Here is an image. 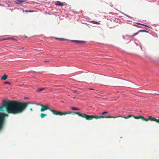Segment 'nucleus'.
I'll list each match as a JSON object with an SVG mask.
<instances>
[{
    "label": "nucleus",
    "instance_id": "9d476101",
    "mask_svg": "<svg viewBox=\"0 0 159 159\" xmlns=\"http://www.w3.org/2000/svg\"><path fill=\"white\" fill-rule=\"evenodd\" d=\"M72 42H76L78 43H85V42L84 41H80L79 40H72L71 41Z\"/></svg>",
    "mask_w": 159,
    "mask_h": 159
},
{
    "label": "nucleus",
    "instance_id": "393cba45",
    "mask_svg": "<svg viewBox=\"0 0 159 159\" xmlns=\"http://www.w3.org/2000/svg\"><path fill=\"white\" fill-rule=\"evenodd\" d=\"M30 110L31 111H33V109H32V108H30Z\"/></svg>",
    "mask_w": 159,
    "mask_h": 159
},
{
    "label": "nucleus",
    "instance_id": "ddd939ff",
    "mask_svg": "<svg viewBox=\"0 0 159 159\" xmlns=\"http://www.w3.org/2000/svg\"><path fill=\"white\" fill-rule=\"evenodd\" d=\"M9 39H12V40H16H16L14 38H5L3 39V40H9Z\"/></svg>",
    "mask_w": 159,
    "mask_h": 159
},
{
    "label": "nucleus",
    "instance_id": "a211bd4d",
    "mask_svg": "<svg viewBox=\"0 0 159 159\" xmlns=\"http://www.w3.org/2000/svg\"><path fill=\"white\" fill-rule=\"evenodd\" d=\"M139 32H148V31H146L145 30H139Z\"/></svg>",
    "mask_w": 159,
    "mask_h": 159
},
{
    "label": "nucleus",
    "instance_id": "39448f33",
    "mask_svg": "<svg viewBox=\"0 0 159 159\" xmlns=\"http://www.w3.org/2000/svg\"><path fill=\"white\" fill-rule=\"evenodd\" d=\"M145 120L144 121H147L150 120L151 121H154L157 123H159V119H157L155 117H152V116H149L148 119H146L145 118Z\"/></svg>",
    "mask_w": 159,
    "mask_h": 159
},
{
    "label": "nucleus",
    "instance_id": "7c9ffc66",
    "mask_svg": "<svg viewBox=\"0 0 159 159\" xmlns=\"http://www.w3.org/2000/svg\"><path fill=\"white\" fill-rule=\"evenodd\" d=\"M158 95H159V94H158Z\"/></svg>",
    "mask_w": 159,
    "mask_h": 159
},
{
    "label": "nucleus",
    "instance_id": "bb28decb",
    "mask_svg": "<svg viewBox=\"0 0 159 159\" xmlns=\"http://www.w3.org/2000/svg\"><path fill=\"white\" fill-rule=\"evenodd\" d=\"M73 98L75 99V97H74Z\"/></svg>",
    "mask_w": 159,
    "mask_h": 159
},
{
    "label": "nucleus",
    "instance_id": "4be33fe9",
    "mask_svg": "<svg viewBox=\"0 0 159 159\" xmlns=\"http://www.w3.org/2000/svg\"><path fill=\"white\" fill-rule=\"evenodd\" d=\"M108 113L107 112V111H104V112H102V115H103L105 114H107Z\"/></svg>",
    "mask_w": 159,
    "mask_h": 159
},
{
    "label": "nucleus",
    "instance_id": "5701e85b",
    "mask_svg": "<svg viewBox=\"0 0 159 159\" xmlns=\"http://www.w3.org/2000/svg\"><path fill=\"white\" fill-rule=\"evenodd\" d=\"M25 11L26 12H32V11H27V10H25Z\"/></svg>",
    "mask_w": 159,
    "mask_h": 159
},
{
    "label": "nucleus",
    "instance_id": "f3484780",
    "mask_svg": "<svg viewBox=\"0 0 159 159\" xmlns=\"http://www.w3.org/2000/svg\"><path fill=\"white\" fill-rule=\"evenodd\" d=\"M139 31L138 32H137V33H135L133 35H132L131 36V37H133L134 36L138 34H139Z\"/></svg>",
    "mask_w": 159,
    "mask_h": 159
},
{
    "label": "nucleus",
    "instance_id": "7ed1b4c3",
    "mask_svg": "<svg viewBox=\"0 0 159 159\" xmlns=\"http://www.w3.org/2000/svg\"><path fill=\"white\" fill-rule=\"evenodd\" d=\"M40 106L41 107V108L40 109V111L41 112H43L48 110L51 111L53 114L56 115L57 111L50 109L47 105L41 104Z\"/></svg>",
    "mask_w": 159,
    "mask_h": 159
},
{
    "label": "nucleus",
    "instance_id": "0eeeda50",
    "mask_svg": "<svg viewBox=\"0 0 159 159\" xmlns=\"http://www.w3.org/2000/svg\"><path fill=\"white\" fill-rule=\"evenodd\" d=\"M55 4L57 6H64L63 4L60 2V1H58L55 3Z\"/></svg>",
    "mask_w": 159,
    "mask_h": 159
},
{
    "label": "nucleus",
    "instance_id": "b1692460",
    "mask_svg": "<svg viewBox=\"0 0 159 159\" xmlns=\"http://www.w3.org/2000/svg\"><path fill=\"white\" fill-rule=\"evenodd\" d=\"M89 90H94V89H92V88H89Z\"/></svg>",
    "mask_w": 159,
    "mask_h": 159
},
{
    "label": "nucleus",
    "instance_id": "9b49d317",
    "mask_svg": "<svg viewBox=\"0 0 159 159\" xmlns=\"http://www.w3.org/2000/svg\"><path fill=\"white\" fill-rule=\"evenodd\" d=\"M25 2L24 0H16V3L17 4H20L22 3L23 2Z\"/></svg>",
    "mask_w": 159,
    "mask_h": 159
},
{
    "label": "nucleus",
    "instance_id": "a878e982",
    "mask_svg": "<svg viewBox=\"0 0 159 159\" xmlns=\"http://www.w3.org/2000/svg\"><path fill=\"white\" fill-rule=\"evenodd\" d=\"M136 26L137 27H139V26H138V25H136Z\"/></svg>",
    "mask_w": 159,
    "mask_h": 159
},
{
    "label": "nucleus",
    "instance_id": "2eb2a0df",
    "mask_svg": "<svg viewBox=\"0 0 159 159\" xmlns=\"http://www.w3.org/2000/svg\"><path fill=\"white\" fill-rule=\"evenodd\" d=\"M71 109L73 110H80V109L75 107H71Z\"/></svg>",
    "mask_w": 159,
    "mask_h": 159
},
{
    "label": "nucleus",
    "instance_id": "c756f323",
    "mask_svg": "<svg viewBox=\"0 0 159 159\" xmlns=\"http://www.w3.org/2000/svg\"><path fill=\"white\" fill-rule=\"evenodd\" d=\"M22 49H23V48H24L23 47H22Z\"/></svg>",
    "mask_w": 159,
    "mask_h": 159
},
{
    "label": "nucleus",
    "instance_id": "20e7f679",
    "mask_svg": "<svg viewBox=\"0 0 159 159\" xmlns=\"http://www.w3.org/2000/svg\"><path fill=\"white\" fill-rule=\"evenodd\" d=\"M132 116H133V115H129L127 116H98V119L107 118H117V117H121L124 118H125V119H128V118H129L131 117Z\"/></svg>",
    "mask_w": 159,
    "mask_h": 159
},
{
    "label": "nucleus",
    "instance_id": "c85d7f7f",
    "mask_svg": "<svg viewBox=\"0 0 159 159\" xmlns=\"http://www.w3.org/2000/svg\"><path fill=\"white\" fill-rule=\"evenodd\" d=\"M25 38H27V36H25Z\"/></svg>",
    "mask_w": 159,
    "mask_h": 159
},
{
    "label": "nucleus",
    "instance_id": "f257e3e1",
    "mask_svg": "<svg viewBox=\"0 0 159 159\" xmlns=\"http://www.w3.org/2000/svg\"><path fill=\"white\" fill-rule=\"evenodd\" d=\"M30 104L29 102H18L16 101H4L3 103L0 106V111H4L6 109L8 113L13 114H20Z\"/></svg>",
    "mask_w": 159,
    "mask_h": 159
},
{
    "label": "nucleus",
    "instance_id": "dca6fc26",
    "mask_svg": "<svg viewBox=\"0 0 159 159\" xmlns=\"http://www.w3.org/2000/svg\"><path fill=\"white\" fill-rule=\"evenodd\" d=\"M91 22L92 23L96 24L97 25H99L100 24L99 23L95 21H91Z\"/></svg>",
    "mask_w": 159,
    "mask_h": 159
},
{
    "label": "nucleus",
    "instance_id": "423d86ee",
    "mask_svg": "<svg viewBox=\"0 0 159 159\" xmlns=\"http://www.w3.org/2000/svg\"><path fill=\"white\" fill-rule=\"evenodd\" d=\"M133 116L135 119H138L139 118H140L143 120H145V118L143 116L141 115L139 116H134L133 115V116Z\"/></svg>",
    "mask_w": 159,
    "mask_h": 159
},
{
    "label": "nucleus",
    "instance_id": "f8f14e48",
    "mask_svg": "<svg viewBox=\"0 0 159 159\" xmlns=\"http://www.w3.org/2000/svg\"><path fill=\"white\" fill-rule=\"evenodd\" d=\"M55 39H59L60 40H61V41H68V40H67V39H65L58 38H57V37L55 38Z\"/></svg>",
    "mask_w": 159,
    "mask_h": 159
},
{
    "label": "nucleus",
    "instance_id": "6ab92c4d",
    "mask_svg": "<svg viewBox=\"0 0 159 159\" xmlns=\"http://www.w3.org/2000/svg\"><path fill=\"white\" fill-rule=\"evenodd\" d=\"M4 83L5 84H9V85H10L11 84L8 81L5 82H4Z\"/></svg>",
    "mask_w": 159,
    "mask_h": 159
},
{
    "label": "nucleus",
    "instance_id": "4468645a",
    "mask_svg": "<svg viewBox=\"0 0 159 159\" xmlns=\"http://www.w3.org/2000/svg\"><path fill=\"white\" fill-rule=\"evenodd\" d=\"M47 116V115L46 114L41 113L40 114V116L41 118H43L45 116Z\"/></svg>",
    "mask_w": 159,
    "mask_h": 159
},
{
    "label": "nucleus",
    "instance_id": "1a4fd4ad",
    "mask_svg": "<svg viewBox=\"0 0 159 159\" xmlns=\"http://www.w3.org/2000/svg\"><path fill=\"white\" fill-rule=\"evenodd\" d=\"M7 75L6 74H4L3 76L1 77V79L2 80H5L7 79Z\"/></svg>",
    "mask_w": 159,
    "mask_h": 159
},
{
    "label": "nucleus",
    "instance_id": "412c9836",
    "mask_svg": "<svg viewBox=\"0 0 159 159\" xmlns=\"http://www.w3.org/2000/svg\"><path fill=\"white\" fill-rule=\"evenodd\" d=\"M74 92L75 93H77V94H79V93H78V91L76 90H73Z\"/></svg>",
    "mask_w": 159,
    "mask_h": 159
},
{
    "label": "nucleus",
    "instance_id": "aec40b11",
    "mask_svg": "<svg viewBox=\"0 0 159 159\" xmlns=\"http://www.w3.org/2000/svg\"><path fill=\"white\" fill-rule=\"evenodd\" d=\"M139 25H143V26H144L146 27H148V28H150V27L147 25H144V24H139Z\"/></svg>",
    "mask_w": 159,
    "mask_h": 159
},
{
    "label": "nucleus",
    "instance_id": "f03ea898",
    "mask_svg": "<svg viewBox=\"0 0 159 159\" xmlns=\"http://www.w3.org/2000/svg\"><path fill=\"white\" fill-rule=\"evenodd\" d=\"M77 114L79 116L83 118H85L87 120H91L93 118L96 119H98V116L95 115H89L86 114L85 113H81L80 112H72L71 111L61 112L60 111H57L56 115H59L60 116L65 115L66 114Z\"/></svg>",
    "mask_w": 159,
    "mask_h": 159
},
{
    "label": "nucleus",
    "instance_id": "6e6552de",
    "mask_svg": "<svg viewBox=\"0 0 159 159\" xmlns=\"http://www.w3.org/2000/svg\"><path fill=\"white\" fill-rule=\"evenodd\" d=\"M47 89L46 88H38L36 91L37 92H40V91L46 90Z\"/></svg>",
    "mask_w": 159,
    "mask_h": 159
},
{
    "label": "nucleus",
    "instance_id": "cd10ccee",
    "mask_svg": "<svg viewBox=\"0 0 159 159\" xmlns=\"http://www.w3.org/2000/svg\"><path fill=\"white\" fill-rule=\"evenodd\" d=\"M49 61H44V62H48Z\"/></svg>",
    "mask_w": 159,
    "mask_h": 159
}]
</instances>
